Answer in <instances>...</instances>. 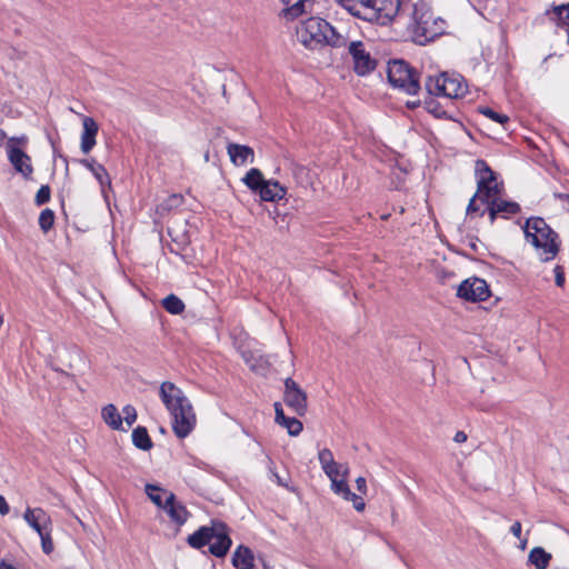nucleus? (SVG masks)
Here are the masks:
<instances>
[{"label": "nucleus", "instance_id": "obj_1", "mask_svg": "<svg viewBox=\"0 0 569 569\" xmlns=\"http://www.w3.org/2000/svg\"><path fill=\"white\" fill-rule=\"evenodd\" d=\"M159 397L172 419V431L180 438H187L197 425L193 406L184 392L171 381L159 387Z\"/></svg>", "mask_w": 569, "mask_h": 569}, {"label": "nucleus", "instance_id": "obj_2", "mask_svg": "<svg viewBox=\"0 0 569 569\" xmlns=\"http://www.w3.org/2000/svg\"><path fill=\"white\" fill-rule=\"evenodd\" d=\"M525 239L532 246L542 262L553 260L560 250V240L547 222L540 217L527 219L523 226Z\"/></svg>", "mask_w": 569, "mask_h": 569}, {"label": "nucleus", "instance_id": "obj_3", "mask_svg": "<svg viewBox=\"0 0 569 569\" xmlns=\"http://www.w3.org/2000/svg\"><path fill=\"white\" fill-rule=\"evenodd\" d=\"M475 173L477 179V191L469 200L466 214L469 217H482L486 210L480 208L477 200H480L481 203L486 204L493 198L502 196L505 188L503 182L498 180L497 173L485 160L479 159L476 161Z\"/></svg>", "mask_w": 569, "mask_h": 569}, {"label": "nucleus", "instance_id": "obj_4", "mask_svg": "<svg viewBox=\"0 0 569 569\" xmlns=\"http://www.w3.org/2000/svg\"><path fill=\"white\" fill-rule=\"evenodd\" d=\"M187 541L194 549L209 546V552L217 558L224 557L232 545L229 530L222 522H212L210 526L200 527L188 537Z\"/></svg>", "mask_w": 569, "mask_h": 569}, {"label": "nucleus", "instance_id": "obj_5", "mask_svg": "<svg viewBox=\"0 0 569 569\" xmlns=\"http://www.w3.org/2000/svg\"><path fill=\"white\" fill-rule=\"evenodd\" d=\"M426 89L430 94L449 99H460L468 92V86L458 73L442 72L431 76L426 81Z\"/></svg>", "mask_w": 569, "mask_h": 569}, {"label": "nucleus", "instance_id": "obj_6", "mask_svg": "<svg viewBox=\"0 0 569 569\" xmlns=\"http://www.w3.org/2000/svg\"><path fill=\"white\" fill-rule=\"evenodd\" d=\"M28 142L29 139L26 134L10 137L6 142V152L9 162L14 171L26 180L32 179L33 174L31 157L24 151Z\"/></svg>", "mask_w": 569, "mask_h": 569}, {"label": "nucleus", "instance_id": "obj_7", "mask_svg": "<svg viewBox=\"0 0 569 569\" xmlns=\"http://www.w3.org/2000/svg\"><path fill=\"white\" fill-rule=\"evenodd\" d=\"M326 31H330V23L319 17H310L300 22L296 36L299 43L308 50L323 47Z\"/></svg>", "mask_w": 569, "mask_h": 569}, {"label": "nucleus", "instance_id": "obj_8", "mask_svg": "<svg viewBox=\"0 0 569 569\" xmlns=\"http://www.w3.org/2000/svg\"><path fill=\"white\" fill-rule=\"evenodd\" d=\"M445 32V21L428 11H415L412 36L417 43L425 44Z\"/></svg>", "mask_w": 569, "mask_h": 569}, {"label": "nucleus", "instance_id": "obj_9", "mask_svg": "<svg viewBox=\"0 0 569 569\" xmlns=\"http://www.w3.org/2000/svg\"><path fill=\"white\" fill-rule=\"evenodd\" d=\"M388 80L391 86L408 94H416L420 90L417 73L402 60L389 62Z\"/></svg>", "mask_w": 569, "mask_h": 569}, {"label": "nucleus", "instance_id": "obj_10", "mask_svg": "<svg viewBox=\"0 0 569 569\" xmlns=\"http://www.w3.org/2000/svg\"><path fill=\"white\" fill-rule=\"evenodd\" d=\"M348 52L352 58L353 70L358 76H367L376 69L377 61L362 41H351L348 44Z\"/></svg>", "mask_w": 569, "mask_h": 569}, {"label": "nucleus", "instance_id": "obj_11", "mask_svg": "<svg viewBox=\"0 0 569 569\" xmlns=\"http://www.w3.org/2000/svg\"><path fill=\"white\" fill-rule=\"evenodd\" d=\"M283 401L298 416L307 412V393L291 378L284 380Z\"/></svg>", "mask_w": 569, "mask_h": 569}, {"label": "nucleus", "instance_id": "obj_12", "mask_svg": "<svg viewBox=\"0 0 569 569\" xmlns=\"http://www.w3.org/2000/svg\"><path fill=\"white\" fill-rule=\"evenodd\" d=\"M459 298L467 301H485L490 296L489 286L481 278H469L460 283L457 290Z\"/></svg>", "mask_w": 569, "mask_h": 569}, {"label": "nucleus", "instance_id": "obj_13", "mask_svg": "<svg viewBox=\"0 0 569 569\" xmlns=\"http://www.w3.org/2000/svg\"><path fill=\"white\" fill-rule=\"evenodd\" d=\"M401 7V0H372V20L371 23L387 26L398 14Z\"/></svg>", "mask_w": 569, "mask_h": 569}, {"label": "nucleus", "instance_id": "obj_14", "mask_svg": "<svg viewBox=\"0 0 569 569\" xmlns=\"http://www.w3.org/2000/svg\"><path fill=\"white\" fill-rule=\"evenodd\" d=\"M23 519L38 535H42L52 527L51 517L42 508L28 507Z\"/></svg>", "mask_w": 569, "mask_h": 569}, {"label": "nucleus", "instance_id": "obj_15", "mask_svg": "<svg viewBox=\"0 0 569 569\" xmlns=\"http://www.w3.org/2000/svg\"><path fill=\"white\" fill-rule=\"evenodd\" d=\"M336 2L353 17L371 22L372 0H336Z\"/></svg>", "mask_w": 569, "mask_h": 569}, {"label": "nucleus", "instance_id": "obj_16", "mask_svg": "<svg viewBox=\"0 0 569 569\" xmlns=\"http://www.w3.org/2000/svg\"><path fill=\"white\" fill-rule=\"evenodd\" d=\"M486 204L491 223L495 222L498 214L508 217L510 214L517 213L520 210V206L517 202L503 200L502 196L493 198Z\"/></svg>", "mask_w": 569, "mask_h": 569}, {"label": "nucleus", "instance_id": "obj_17", "mask_svg": "<svg viewBox=\"0 0 569 569\" xmlns=\"http://www.w3.org/2000/svg\"><path fill=\"white\" fill-rule=\"evenodd\" d=\"M331 490L347 501H351L357 511H362L366 507L361 497L352 492L347 482V478L331 480Z\"/></svg>", "mask_w": 569, "mask_h": 569}, {"label": "nucleus", "instance_id": "obj_18", "mask_svg": "<svg viewBox=\"0 0 569 569\" xmlns=\"http://www.w3.org/2000/svg\"><path fill=\"white\" fill-rule=\"evenodd\" d=\"M82 128L80 148L84 154H88L96 146L99 127L93 118L83 117Z\"/></svg>", "mask_w": 569, "mask_h": 569}, {"label": "nucleus", "instance_id": "obj_19", "mask_svg": "<svg viewBox=\"0 0 569 569\" xmlns=\"http://www.w3.org/2000/svg\"><path fill=\"white\" fill-rule=\"evenodd\" d=\"M163 510L168 513L171 521L178 526H182L188 520L189 512L181 502L177 501L174 493H168Z\"/></svg>", "mask_w": 569, "mask_h": 569}, {"label": "nucleus", "instance_id": "obj_20", "mask_svg": "<svg viewBox=\"0 0 569 569\" xmlns=\"http://www.w3.org/2000/svg\"><path fill=\"white\" fill-rule=\"evenodd\" d=\"M227 152L234 166H244L248 162L252 163L254 161V152L248 146L229 143Z\"/></svg>", "mask_w": 569, "mask_h": 569}, {"label": "nucleus", "instance_id": "obj_21", "mask_svg": "<svg viewBox=\"0 0 569 569\" xmlns=\"http://www.w3.org/2000/svg\"><path fill=\"white\" fill-rule=\"evenodd\" d=\"M258 193L262 201L276 202L286 197L287 189L276 180H266Z\"/></svg>", "mask_w": 569, "mask_h": 569}, {"label": "nucleus", "instance_id": "obj_22", "mask_svg": "<svg viewBox=\"0 0 569 569\" xmlns=\"http://www.w3.org/2000/svg\"><path fill=\"white\" fill-rule=\"evenodd\" d=\"M79 163L87 168L94 176L101 188L111 184L108 171L102 164L98 163L93 158L81 159L79 160Z\"/></svg>", "mask_w": 569, "mask_h": 569}, {"label": "nucleus", "instance_id": "obj_23", "mask_svg": "<svg viewBox=\"0 0 569 569\" xmlns=\"http://www.w3.org/2000/svg\"><path fill=\"white\" fill-rule=\"evenodd\" d=\"M286 8L281 16L287 20H295L307 12L306 4L312 6L310 0H281Z\"/></svg>", "mask_w": 569, "mask_h": 569}, {"label": "nucleus", "instance_id": "obj_24", "mask_svg": "<svg viewBox=\"0 0 569 569\" xmlns=\"http://www.w3.org/2000/svg\"><path fill=\"white\" fill-rule=\"evenodd\" d=\"M253 561L252 551L242 545L238 546L232 556V565L237 569H253Z\"/></svg>", "mask_w": 569, "mask_h": 569}, {"label": "nucleus", "instance_id": "obj_25", "mask_svg": "<svg viewBox=\"0 0 569 569\" xmlns=\"http://www.w3.org/2000/svg\"><path fill=\"white\" fill-rule=\"evenodd\" d=\"M101 417L111 429L126 431V429L122 428V417L114 405L109 403L104 406L101 410Z\"/></svg>", "mask_w": 569, "mask_h": 569}, {"label": "nucleus", "instance_id": "obj_26", "mask_svg": "<svg viewBox=\"0 0 569 569\" xmlns=\"http://www.w3.org/2000/svg\"><path fill=\"white\" fill-rule=\"evenodd\" d=\"M551 559V553L547 552L542 547L532 548L528 555V562L535 566L536 569H547Z\"/></svg>", "mask_w": 569, "mask_h": 569}, {"label": "nucleus", "instance_id": "obj_27", "mask_svg": "<svg viewBox=\"0 0 569 569\" xmlns=\"http://www.w3.org/2000/svg\"><path fill=\"white\" fill-rule=\"evenodd\" d=\"M144 491L148 498L160 509H163L164 500L168 498V493L171 491L151 483H147Z\"/></svg>", "mask_w": 569, "mask_h": 569}, {"label": "nucleus", "instance_id": "obj_28", "mask_svg": "<svg viewBox=\"0 0 569 569\" xmlns=\"http://www.w3.org/2000/svg\"><path fill=\"white\" fill-rule=\"evenodd\" d=\"M242 181L249 189L254 192H259L266 179L259 169L252 168L247 172Z\"/></svg>", "mask_w": 569, "mask_h": 569}, {"label": "nucleus", "instance_id": "obj_29", "mask_svg": "<svg viewBox=\"0 0 569 569\" xmlns=\"http://www.w3.org/2000/svg\"><path fill=\"white\" fill-rule=\"evenodd\" d=\"M132 442L137 448L144 451L152 448V441L144 427H137L136 429H133Z\"/></svg>", "mask_w": 569, "mask_h": 569}, {"label": "nucleus", "instance_id": "obj_30", "mask_svg": "<svg viewBox=\"0 0 569 569\" xmlns=\"http://www.w3.org/2000/svg\"><path fill=\"white\" fill-rule=\"evenodd\" d=\"M347 44H349L347 37L338 32V30L330 24V31H326V39L323 40V46L341 48L346 47Z\"/></svg>", "mask_w": 569, "mask_h": 569}, {"label": "nucleus", "instance_id": "obj_31", "mask_svg": "<svg viewBox=\"0 0 569 569\" xmlns=\"http://www.w3.org/2000/svg\"><path fill=\"white\" fill-rule=\"evenodd\" d=\"M162 307L171 315H180L184 310L183 301L176 295H169L162 300Z\"/></svg>", "mask_w": 569, "mask_h": 569}, {"label": "nucleus", "instance_id": "obj_32", "mask_svg": "<svg viewBox=\"0 0 569 569\" xmlns=\"http://www.w3.org/2000/svg\"><path fill=\"white\" fill-rule=\"evenodd\" d=\"M326 476L331 480L338 479V478H347L349 473V468L347 465H340L338 462H335L333 467L328 468L327 470H323Z\"/></svg>", "mask_w": 569, "mask_h": 569}, {"label": "nucleus", "instance_id": "obj_33", "mask_svg": "<svg viewBox=\"0 0 569 569\" xmlns=\"http://www.w3.org/2000/svg\"><path fill=\"white\" fill-rule=\"evenodd\" d=\"M279 426L286 428L288 433L293 437L298 436L302 431V423L297 418L287 417L279 423Z\"/></svg>", "mask_w": 569, "mask_h": 569}, {"label": "nucleus", "instance_id": "obj_34", "mask_svg": "<svg viewBox=\"0 0 569 569\" xmlns=\"http://www.w3.org/2000/svg\"><path fill=\"white\" fill-rule=\"evenodd\" d=\"M54 221V214L53 211L50 209H44L41 211L39 216V226L42 229V231L47 232L51 229Z\"/></svg>", "mask_w": 569, "mask_h": 569}, {"label": "nucleus", "instance_id": "obj_35", "mask_svg": "<svg viewBox=\"0 0 569 569\" xmlns=\"http://www.w3.org/2000/svg\"><path fill=\"white\" fill-rule=\"evenodd\" d=\"M318 459L321 465L322 470H327L330 467L335 466L333 453L330 449L323 448L318 453Z\"/></svg>", "mask_w": 569, "mask_h": 569}, {"label": "nucleus", "instance_id": "obj_36", "mask_svg": "<svg viewBox=\"0 0 569 569\" xmlns=\"http://www.w3.org/2000/svg\"><path fill=\"white\" fill-rule=\"evenodd\" d=\"M480 113H482L483 116H486L487 118H489L490 120L497 122V123H500V124H505L508 122L509 118L508 116L503 114V113H499V112H496L493 111L492 109L490 108H481L480 109Z\"/></svg>", "mask_w": 569, "mask_h": 569}, {"label": "nucleus", "instance_id": "obj_37", "mask_svg": "<svg viewBox=\"0 0 569 569\" xmlns=\"http://www.w3.org/2000/svg\"><path fill=\"white\" fill-rule=\"evenodd\" d=\"M51 530L52 527L49 530L43 531L42 535H39L41 539V548L46 555H50L54 549L53 541L51 538Z\"/></svg>", "mask_w": 569, "mask_h": 569}, {"label": "nucleus", "instance_id": "obj_38", "mask_svg": "<svg viewBox=\"0 0 569 569\" xmlns=\"http://www.w3.org/2000/svg\"><path fill=\"white\" fill-rule=\"evenodd\" d=\"M50 200V188L49 186H41L40 189L36 193V203L41 206L47 203Z\"/></svg>", "mask_w": 569, "mask_h": 569}, {"label": "nucleus", "instance_id": "obj_39", "mask_svg": "<svg viewBox=\"0 0 569 569\" xmlns=\"http://www.w3.org/2000/svg\"><path fill=\"white\" fill-rule=\"evenodd\" d=\"M122 411L124 413V418L122 420L128 425V427H131L137 420V411L134 407L127 405L123 407Z\"/></svg>", "mask_w": 569, "mask_h": 569}, {"label": "nucleus", "instance_id": "obj_40", "mask_svg": "<svg viewBox=\"0 0 569 569\" xmlns=\"http://www.w3.org/2000/svg\"><path fill=\"white\" fill-rule=\"evenodd\" d=\"M426 109L437 118H442L447 114V112L442 110L433 100L426 102Z\"/></svg>", "mask_w": 569, "mask_h": 569}, {"label": "nucleus", "instance_id": "obj_41", "mask_svg": "<svg viewBox=\"0 0 569 569\" xmlns=\"http://www.w3.org/2000/svg\"><path fill=\"white\" fill-rule=\"evenodd\" d=\"M553 274H555V282H556V284H557L559 288H562V287L565 286V282H566L565 271H563L562 266L557 264V266L553 268Z\"/></svg>", "mask_w": 569, "mask_h": 569}, {"label": "nucleus", "instance_id": "obj_42", "mask_svg": "<svg viewBox=\"0 0 569 569\" xmlns=\"http://www.w3.org/2000/svg\"><path fill=\"white\" fill-rule=\"evenodd\" d=\"M555 11H556V14L558 16V18H559L563 23L569 24V3H568V4L560 6V7H557V8L555 9Z\"/></svg>", "mask_w": 569, "mask_h": 569}, {"label": "nucleus", "instance_id": "obj_43", "mask_svg": "<svg viewBox=\"0 0 569 569\" xmlns=\"http://www.w3.org/2000/svg\"><path fill=\"white\" fill-rule=\"evenodd\" d=\"M274 411H276V422L279 425L287 417L284 416L282 406L280 402H274Z\"/></svg>", "mask_w": 569, "mask_h": 569}, {"label": "nucleus", "instance_id": "obj_44", "mask_svg": "<svg viewBox=\"0 0 569 569\" xmlns=\"http://www.w3.org/2000/svg\"><path fill=\"white\" fill-rule=\"evenodd\" d=\"M510 532L517 538L520 539L522 532V526L520 521H515L510 527Z\"/></svg>", "mask_w": 569, "mask_h": 569}, {"label": "nucleus", "instance_id": "obj_45", "mask_svg": "<svg viewBox=\"0 0 569 569\" xmlns=\"http://www.w3.org/2000/svg\"><path fill=\"white\" fill-rule=\"evenodd\" d=\"M356 485H357V489L361 493H366L367 492V482H366V479L363 477H358L356 479Z\"/></svg>", "mask_w": 569, "mask_h": 569}, {"label": "nucleus", "instance_id": "obj_46", "mask_svg": "<svg viewBox=\"0 0 569 569\" xmlns=\"http://www.w3.org/2000/svg\"><path fill=\"white\" fill-rule=\"evenodd\" d=\"M9 505L3 496L0 495V515L6 516L9 513Z\"/></svg>", "mask_w": 569, "mask_h": 569}, {"label": "nucleus", "instance_id": "obj_47", "mask_svg": "<svg viewBox=\"0 0 569 569\" xmlns=\"http://www.w3.org/2000/svg\"><path fill=\"white\" fill-rule=\"evenodd\" d=\"M307 174V169L302 166H296L295 169H293V176L296 178H299V177H302Z\"/></svg>", "mask_w": 569, "mask_h": 569}, {"label": "nucleus", "instance_id": "obj_48", "mask_svg": "<svg viewBox=\"0 0 569 569\" xmlns=\"http://www.w3.org/2000/svg\"><path fill=\"white\" fill-rule=\"evenodd\" d=\"M453 440L458 443H462L467 440V435L463 431L456 432Z\"/></svg>", "mask_w": 569, "mask_h": 569}, {"label": "nucleus", "instance_id": "obj_49", "mask_svg": "<svg viewBox=\"0 0 569 569\" xmlns=\"http://www.w3.org/2000/svg\"><path fill=\"white\" fill-rule=\"evenodd\" d=\"M9 138L7 137V133L4 130L0 129V147L6 148V142Z\"/></svg>", "mask_w": 569, "mask_h": 569}, {"label": "nucleus", "instance_id": "obj_50", "mask_svg": "<svg viewBox=\"0 0 569 569\" xmlns=\"http://www.w3.org/2000/svg\"><path fill=\"white\" fill-rule=\"evenodd\" d=\"M272 476L279 486L287 487V485L282 481L281 477L277 472H272Z\"/></svg>", "mask_w": 569, "mask_h": 569}, {"label": "nucleus", "instance_id": "obj_51", "mask_svg": "<svg viewBox=\"0 0 569 569\" xmlns=\"http://www.w3.org/2000/svg\"><path fill=\"white\" fill-rule=\"evenodd\" d=\"M518 540L520 542V546H519L520 549H522V550L526 549L527 543H528V539L527 538H522V536H521L520 539H518Z\"/></svg>", "mask_w": 569, "mask_h": 569}, {"label": "nucleus", "instance_id": "obj_52", "mask_svg": "<svg viewBox=\"0 0 569 569\" xmlns=\"http://www.w3.org/2000/svg\"><path fill=\"white\" fill-rule=\"evenodd\" d=\"M261 562V568L257 567L254 569H270V567L266 563L263 559H259Z\"/></svg>", "mask_w": 569, "mask_h": 569}, {"label": "nucleus", "instance_id": "obj_53", "mask_svg": "<svg viewBox=\"0 0 569 569\" xmlns=\"http://www.w3.org/2000/svg\"><path fill=\"white\" fill-rule=\"evenodd\" d=\"M0 569H17L10 565H6V563H0Z\"/></svg>", "mask_w": 569, "mask_h": 569}, {"label": "nucleus", "instance_id": "obj_54", "mask_svg": "<svg viewBox=\"0 0 569 569\" xmlns=\"http://www.w3.org/2000/svg\"><path fill=\"white\" fill-rule=\"evenodd\" d=\"M204 160H206V161H209V152H206V154H204Z\"/></svg>", "mask_w": 569, "mask_h": 569}, {"label": "nucleus", "instance_id": "obj_55", "mask_svg": "<svg viewBox=\"0 0 569 569\" xmlns=\"http://www.w3.org/2000/svg\"><path fill=\"white\" fill-rule=\"evenodd\" d=\"M2 323H3V317H2V315L0 313V327L2 326Z\"/></svg>", "mask_w": 569, "mask_h": 569}]
</instances>
